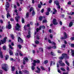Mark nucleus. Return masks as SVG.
Listing matches in <instances>:
<instances>
[{"label":"nucleus","mask_w":74,"mask_h":74,"mask_svg":"<svg viewBox=\"0 0 74 74\" xmlns=\"http://www.w3.org/2000/svg\"><path fill=\"white\" fill-rule=\"evenodd\" d=\"M18 42H23V40L20 38V37H18Z\"/></svg>","instance_id":"2eb2a0df"},{"label":"nucleus","mask_w":74,"mask_h":74,"mask_svg":"<svg viewBox=\"0 0 74 74\" xmlns=\"http://www.w3.org/2000/svg\"><path fill=\"white\" fill-rule=\"evenodd\" d=\"M53 14H55L56 13V10L55 8H53Z\"/></svg>","instance_id":"f3484780"},{"label":"nucleus","mask_w":74,"mask_h":74,"mask_svg":"<svg viewBox=\"0 0 74 74\" xmlns=\"http://www.w3.org/2000/svg\"><path fill=\"white\" fill-rule=\"evenodd\" d=\"M18 53H20V51L19 50H17V52L15 53L16 56H18Z\"/></svg>","instance_id":"4be33fe9"},{"label":"nucleus","mask_w":74,"mask_h":74,"mask_svg":"<svg viewBox=\"0 0 74 74\" xmlns=\"http://www.w3.org/2000/svg\"><path fill=\"white\" fill-rule=\"evenodd\" d=\"M29 13L28 12H27L26 14V18H28V17H29Z\"/></svg>","instance_id":"37998d69"},{"label":"nucleus","mask_w":74,"mask_h":74,"mask_svg":"<svg viewBox=\"0 0 74 74\" xmlns=\"http://www.w3.org/2000/svg\"><path fill=\"white\" fill-rule=\"evenodd\" d=\"M40 4H41V5H46V3H44L43 5L42 4V3L41 2H40Z\"/></svg>","instance_id":"864d4df0"},{"label":"nucleus","mask_w":74,"mask_h":74,"mask_svg":"<svg viewBox=\"0 0 74 74\" xmlns=\"http://www.w3.org/2000/svg\"><path fill=\"white\" fill-rule=\"evenodd\" d=\"M33 62L34 63H32L33 66H32V70H34V66H36V63H39L40 62V61L38 60H34Z\"/></svg>","instance_id":"f03ea898"},{"label":"nucleus","mask_w":74,"mask_h":74,"mask_svg":"<svg viewBox=\"0 0 74 74\" xmlns=\"http://www.w3.org/2000/svg\"><path fill=\"white\" fill-rule=\"evenodd\" d=\"M59 63H60L61 66H65V64H64V63L62 62V60L59 61Z\"/></svg>","instance_id":"6e6552de"},{"label":"nucleus","mask_w":74,"mask_h":74,"mask_svg":"<svg viewBox=\"0 0 74 74\" xmlns=\"http://www.w3.org/2000/svg\"><path fill=\"white\" fill-rule=\"evenodd\" d=\"M9 16L10 17V14L8 12L7 14V18H8Z\"/></svg>","instance_id":"c85d7f7f"},{"label":"nucleus","mask_w":74,"mask_h":74,"mask_svg":"<svg viewBox=\"0 0 74 74\" xmlns=\"http://www.w3.org/2000/svg\"><path fill=\"white\" fill-rule=\"evenodd\" d=\"M69 57L67 56V55L66 54L63 53L62 55V56L60 57L59 58V59L62 60L63 59H69Z\"/></svg>","instance_id":"f257e3e1"},{"label":"nucleus","mask_w":74,"mask_h":74,"mask_svg":"<svg viewBox=\"0 0 74 74\" xmlns=\"http://www.w3.org/2000/svg\"><path fill=\"white\" fill-rule=\"evenodd\" d=\"M73 23L72 22H71L69 24V27H71L72 26H73Z\"/></svg>","instance_id":"aec40b11"},{"label":"nucleus","mask_w":74,"mask_h":74,"mask_svg":"<svg viewBox=\"0 0 74 74\" xmlns=\"http://www.w3.org/2000/svg\"><path fill=\"white\" fill-rule=\"evenodd\" d=\"M42 16H40L39 17V20L40 21H42Z\"/></svg>","instance_id":"5fc2aeb1"},{"label":"nucleus","mask_w":74,"mask_h":74,"mask_svg":"<svg viewBox=\"0 0 74 74\" xmlns=\"http://www.w3.org/2000/svg\"><path fill=\"white\" fill-rule=\"evenodd\" d=\"M66 47V45H63L61 46V47L62 48H64Z\"/></svg>","instance_id":"a18cd8bd"},{"label":"nucleus","mask_w":74,"mask_h":74,"mask_svg":"<svg viewBox=\"0 0 74 74\" xmlns=\"http://www.w3.org/2000/svg\"><path fill=\"white\" fill-rule=\"evenodd\" d=\"M32 11V15L33 16H34V14H35V12H34V9H33V8H31L30 10V12H31Z\"/></svg>","instance_id":"1a4fd4ad"},{"label":"nucleus","mask_w":74,"mask_h":74,"mask_svg":"<svg viewBox=\"0 0 74 74\" xmlns=\"http://www.w3.org/2000/svg\"><path fill=\"white\" fill-rule=\"evenodd\" d=\"M48 61L47 60H45L44 62V63L45 64H46L47 63H48Z\"/></svg>","instance_id":"a878e982"},{"label":"nucleus","mask_w":74,"mask_h":74,"mask_svg":"<svg viewBox=\"0 0 74 74\" xmlns=\"http://www.w3.org/2000/svg\"><path fill=\"white\" fill-rule=\"evenodd\" d=\"M20 1L21 4H22V2L23 1V0H19Z\"/></svg>","instance_id":"6e6d98bb"},{"label":"nucleus","mask_w":74,"mask_h":74,"mask_svg":"<svg viewBox=\"0 0 74 74\" xmlns=\"http://www.w3.org/2000/svg\"><path fill=\"white\" fill-rule=\"evenodd\" d=\"M48 42H49V43H51V44H53V45H56V43H55V42H51V40H49V39L48 40Z\"/></svg>","instance_id":"dca6fc26"},{"label":"nucleus","mask_w":74,"mask_h":74,"mask_svg":"<svg viewBox=\"0 0 74 74\" xmlns=\"http://www.w3.org/2000/svg\"><path fill=\"white\" fill-rule=\"evenodd\" d=\"M30 32H28V34L29 35H27V38H30Z\"/></svg>","instance_id":"473e14b6"},{"label":"nucleus","mask_w":74,"mask_h":74,"mask_svg":"<svg viewBox=\"0 0 74 74\" xmlns=\"http://www.w3.org/2000/svg\"><path fill=\"white\" fill-rule=\"evenodd\" d=\"M7 39V38L6 37H5L3 38V40H1L0 41V45H1V44H3L4 43H5L6 42V40Z\"/></svg>","instance_id":"20e7f679"},{"label":"nucleus","mask_w":74,"mask_h":74,"mask_svg":"<svg viewBox=\"0 0 74 74\" xmlns=\"http://www.w3.org/2000/svg\"><path fill=\"white\" fill-rule=\"evenodd\" d=\"M71 40H74V38L72 37L71 38Z\"/></svg>","instance_id":"774afa93"},{"label":"nucleus","mask_w":74,"mask_h":74,"mask_svg":"<svg viewBox=\"0 0 74 74\" xmlns=\"http://www.w3.org/2000/svg\"><path fill=\"white\" fill-rule=\"evenodd\" d=\"M51 55H52V56H55V54L53 53L52 52H51Z\"/></svg>","instance_id":"72a5a7b5"},{"label":"nucleus","mask_w":74,"mask_h":74,"mask_svg":"<svg viewBox=\"0 0 74 74\" xmlns=\"http://www.w3.org/2000/svg\"><path fill=\"white\" fill-rule=\"evenodd\" d=\"M0 22L1 23H3V21L1 19L0 20Z\"/></svg>","instance_id":"4d7b16f0"},{"label":"nucleus","mask_w":74,"mask_h":74,"mask_svg":"<svg viewBox=\"0 0 74 74\" xmlns=\"http://www.w3.org/2000/svg\"><path fill=\"white\" fill-rule=\"evenodd\" d=\"M14 8H16V5H14Z\"/></svg>","instance_id":"69168bd1"},{"label":"nucleus","mask_w":74,"mask_h":74,"mask_svg":"<svg viewBox=\"0 0 74 74\" xmlns=\"http://www.w3.org/2000/svg\"><path fill=\"white\" fill-rule=\"evenodd\" d=\"M71 52H72V55L73 56H74V50H71Z\"/></svg>","instance_id":"393cba45"},{"label":"nucleus","mask_w":74,"mask_h":74,"mask_svg":"<svg viewBox=\"0 0 74 74\" xmlns=\"http://www.w3.org/2000/svg\"><path fill=\"white\" fill-rule=\"evenodd\" d=\"M10 36H11V37L12 38V39H13H13H14V35H13V34H10Z\"/></svg>","instance_id":"c9c22d12"},{"label":"nucleus","mask_w":74,"mask_h":74,"mask_svg":"<svg viewBox=\"0 0 74 74\" xmlns=\"http://www.w3.org/2000/svg\"><path fill=\"white\" fill-rule=\"evenodd\" d=\"M39 50L40 51L42 52V51H43V49H42V48L40 47L39 48Z\"/></svg>","instance_id":"49530a36"},{"label":"nucleus","mask_w":74,"mask_h":74,"mask_svg":"<svg viewBox=\"0 0 74 74\" xmlns=\"http://www.w3.org/2000/svg\"><path fill=\"white\" fill-rule=\"evenodd\" d=\"M9 53L10 55H12L13 54V53L12 52L10 51Z\"/></svg>","instance_id":"603ef678"},{"label":"nucleus","mask_w":74,"mask_h":74,"mask_svg":"<svg viewBox=\"0 0 74 74\" xmlns=\"http://www.w3.org/2000/svg\"><path fill=\"white\" fill-rule=\"evenodd\" d=\"M11 67L12 68L11 71H13L15 70V67L11 66Z\"/></svg>","instance_id":"5701e85b"},{"label":"nucleus","mask_w":74,"mask_h":74,"mask_svg":"<svg viewBox=\"0 0 74 74\" xmlns=\"http://www.w3.org/2000/svg\"><path fill=\"white\" fill-rule=\"evenodd\" d=\"M55 64V63L54 62H53L52 61H51L50 62L51 66H52V65Z\"/></svg>","instance_id":"b1692460"},{"label":"nucleus","mask_w":74,"mask_h":74,"mask_svg":"<svg viewBox=\"0 0 74 74\" xmlns=\"http://www.w3.org/2000/svg\"><path fill=\"white\" fill-rule=\"evenodd\" d=\"M42 27V29H45V26H40V27H39V29L38 28H37L36 29V32H38V30H41V29Z\"/></svg>","instance_id":"ddd939ff"},{"label":"nucleus","mask_w":74,"mask_h":74,"mask_svg":"<svg viewBox=\"0 0 74 74\" xmlns=\"http://www.w3.org/2000/svg\"><path fill=\"white\" fill-rule=\"evenodd\" d=\"M47 22V20H44L42 21L43 23H46Z\"/></svg>","instance_id":"a19ab883"},{"label":"nucleus","mask_w":74,"mask_h":74,"mask_svg":"<svg viewBox=\"0 0 74 74\" xmlns=\"http://www.w3.org/2000/svg\"><path fill=\"white\" fill-rule=\"evenodd\" d=\"M16 29H17V30H19L20 29V27H21L20 26V25H19L18 23H17L16 25Z\"/></svg>","instance_id":"f8f14e48"},{"label":"nucleus","mask_w":74,"mask_h":74,"mask_svg":"<svg viewBox=\"0 0 74 74\" xmlns=\"http://www.w3.org/2000/svg\"><path fill=\"white\" fill-rule=\"evenodd\" d=\"M3 73V71L1 70H0V74H2Z\"/></svg>","instance_id":"052dcab7"},{"label":"nucleus","mask_w":74,"mask_h":74,"mask_svg":"<svg viewBox=\"0 0 74 74\" xmlns=\"http://www.w3.org/2000/svg\"><path fill=\"white\" fill-rule=\"evenodd\" d=\"M17 6H19L20 5H19V3H18V2H17Z\"/></svg>","instance_id":"338daca9"},{"label":"nucleus","mask_w":74,"mask_h":74,"mask_svg":"<svg viewBox=\"0 0 74 74\" xmlns=\"http://www.w3.org/2000/svg\"><path fill=\"white\" fill-rule=\"evenodd\" d=\"M64 38L63 37H61V39L62 40V39H66V38H67V34H66V33L65 32H64Z\"/></svg>","instance_id":"423d86ee"},{"label":"nucleus","mask_w":74,"mask_h":74,"mask_svg":"<svg viewBox=\"0 0 74 74\" xmlns=\"http://www.w3.org/2000/svg\"><path fill=\"white\" fill-rule=\"evenodd\" d=\"M9 47L10 48V49H14V48L12 47V46L11 45H9Z\"/></svg>","instance_id":"e433bc0d"},{"label":"nucleus","mask_w":74,"mask_h":74,"mask_svg":"<svg viewBox=\"0 0 74 74\" xmlns=\"http://www.w3.org/2000/svg\"><path fill=\"white\" fill-rule=\"evenodd\" d=\"M17 47H19V49H21V48H22V46L20 45H18Z\"/></svg>","instance_id":"f704fd0d"},{"label":"nucleus","mask_w":74,"mask_h":74,"mask_svg":"<svg viewBox=\"0 0 74 74\" xmlns=\"http://www.w3.org/2000/svg\"><path fill=\"white\" fill-rule=\"evenodd\" d=\"M38 6L39 8H40L41 7V4H38Z\"/></svg>","instance_id":"de8ad7c7"},{"label":"nucleus","mask_w":74,"mask_h":74,"mask_svg":"<svg viewBox=\"0 0 74 74\" xmlns=\"http://www.w3.org/2000/svg\"><path fill=\"white\" fill-rule=\"evenodd\" d=\"M22 23H25V20H24V18H22Z\"/></svg>","instance_id":"ea45409f"},{"label":"nucleus","mask_w":74,"mask_h":74,"mask_svg":"<svg viewBox=\"0 0 74 74\" xmlns=\"http://www.w3.org/2000/svg\"><path fill=\"white\" fill-rule=\"evenodd\" d=\"M49 14V12H46V15H48Z\"/></svg>","instance_id":"8fccbe9b"},{"label":"nucleus","mask_w":74,"mask_h":74,"mask_svg":"<svg viewBox=\"0 0 74 74\" xmlns=\"http://www.w3.org/2000/svg\"><path fill=\"white\" fill-rule=\"evenodd\" d=\"M5 10L6 11H7V10H8V8H9V7H10L8 2H6L5 3Z\"/></svg>","instance_id":"0eeeda50"},{"label":"nucleus","mask_w":74,"mask_h":74,"mask_svg":"<svg viewBox=\"0 0 74 74\" xmlns=\"http://www.w3.org/2000/svg\"><path fill=\"white\" fill-rule=\"evenodd\" d=\"M25 61H26V62H28V61L29 60L26 57H25L23 59V64H25Z\"/></svg>","instance_id":"9d476101"},{"label":"nucleus","mask_w":74,"mask_h":74,"mask_svg":"<svg viewBox=\"0 0 74 74\" xmlns=\"http://www.w3.org/2000/svg\"><path fill=\"white\" fill-rule=\"evenodd\" d=\"M3 49L4 50H6V47L5 46H4L3 47Z\"/></svg>","instance_id":"09e8293b"},{"label":"nucleus","mask_w":74,"mask_h":74,"mask_svg":"<svg viewBox=\"0 0 74 74\" xmlns=\"http://www.w3.org/2000/svg\"><path fill=\"white\" fill-rule=\"evenodd\" d=\"M2 66H4V67H2V69L3 70H5L6 71H7V69H8V65L7 64H3L2 65Z\"/></svg>","instance_id":"7ed1b4c3"},{"label":"nucleus","mask_w":74,"mask_h":74,"mask_svg":"<svg viewBox=\"0 0 74 74\" xmlns=\"http://www.w3.org/2000/svg\"><path fill=\"white\" fill-rule=\"evenodd\" d=\"M1 29H4L3 28V27H2L1 28V26H0V32H3V30L1 29H1Z\"/></svg>","instance_id":"4c0bfd02"},{"label":"nucleus","mask_w":74,"mask_h":74,"mask_svg":"<svg viewBox=\"0 0 74 74\" xmlns=\"http://www.w3.org/2000/svg\"><path fill=\"white\" fill-rule=\"evenodd\" d=\"M74 14V12H71L70 14L68 13L67 14L68 15H73Z\"/></svg>","instance_id":"7c9ffc66"},{"label":"nucleus","mask_w":74,"mask_h":74,"mask_svg":"<svg viewBox=\"0 0 74 74\" xmlns=\"http://www.w3.org/2000/svg\"><path fill=\"white\" fill-rule=\"evenodd\" d=\"M53 24L55 25H58V22H57V21L56 20V19H53Z\"/></svg>","instance_id":"9b49d317"},{"label":"nucleus","mask_w":74,"mask_h":74,"mask_svg":"<svg viewBox=\"0 0 74 74\" xmlns=\"http://www.w3.org/2000/svg\"><path fill=\"white\" fill-rule=\"evenodd\" d=\"M25 73H26L27 74H29V71H24Z\"/></svg>","instance_id":"3c124183"},{"label":"nucleus","mask_w":74,"mask_h":74,"mask_svg":"<svg viewBox=\"0 0 74 74\" xmlns=\"http://www.w3.org/2000/svg\"><path fill=\"white\" fill-rule=\"evenodd\" d=\"M55 4H56V5L58 6V8L60 9V6L59 5V3L58 2V1H54Z\"/></svg>","instance_id":"39448f33"},{"label":"nucleus","mask_w":74,"mask_h":74,"mask_svg":"<svg viewBox=\"0 0 74 74\" xmlns=\"http://www.w3.org/2000/svg\"><path fill=\"white\" fill-rule=\"evenodd\" d=\"M35 42L36 44H39V41L38 40H36L35 41Z\"/></svg>","instance_id":"79ce46f5"},{"label":"nucleus","mask_w":74,"mask_h":74,"mask_svg":"<svg viewBox=\"0 0 74 74\" xmlns=\"http://www.w3.org/2000/svg\"><path fill=\"white\" fill-rule=\"evenodd\" d=\"M52 36H53V35L52 34H51L50 35V37L51 38H52Z\"/></svg>","instance_id":"bf43d9fd"},{"label":"nucleus","mask_w":74,"mask_h":74,"mask_svg":"<svg viewBox=\"0 0 74 74\" xmlns=\"http://www.w3.org/2000/svg\"><path fill=\"white\" fill-rule=\"evenodd\" d=\"M10 60H12V61H15V60H14L13 59V58H11L10 59Z\"/></svg>","instance_id":"13d9d810"},{"label":"nucleus","mask_w":74,"mask_h":74,"mask_svg":"<svg viewBox=\"0 0 74 74\" xmlns=\"http://www.w3.org/2000/svg\"><path fill=\"white\" fill-rule=\"evenodd\" d=\"M65 63L66 64H67V65L68 66H70V65L69 64V62H67V61H65Z\"/></svg>","instance_id":"58836bf2"},{"label":"nucleus","mask_w":74,"mask_h":74,"mask_svg":"<svg viewBox=\"0 0 74 74\" xmlns=\"http://www.w3.org/2000/svg\"><path fill=\"white\" fill-rule=\"evenodd\" d=\"M60 70H62V71H65V69H64L63 68H61L60 69Z\"/></svg>","instance_id":"2f4dec72"},{"label":"nucleus","mask_w":74,"mask_h":74,"mask_svg":"<svg viewBox=\"0 0 74 74\" xmlns=\"http://www.w3.org/2000/svg\"><path fill=\"white\" fill-rule=\"evenodd\" d=\"M47 11L49 12L51 11V8H48Z\"/></svg>","instance_id":"c03bdc74"},{"label":"nucleus","mask_w":74,"mask_h":74,"mask_svg":"<svg viewBox=\"0 0 74 74\" xmlns=\"http://www.w3.org/2000/svg\"><path fill=\"white\" fill-rule=\"evenodd\" d=\"M40 67L42 70H45V69L43 66H40Z\"/></svg>","instance_id":"c756f323"},{"label":"nucleus","mask_w":74,"mask_h":74,"mask_svg":"<svg viewBox=\"0 0 74 74\" xmlns=\"http://www.w3.org/2000/svg\"><path fill=\"white\" fill-rule=\"evenodd\" d=\"M57 52H58V53H61V51L60 50H58Z\"/></svg>","instance_id":"0e129e2a"},{"label":"nucleus","mask_w":74,"mask_h":74,"mask_svg":"<svg viewBox=\"0 0 74 74\" xmlns=\"http://www.w3.org/2000/svg\"><path fill=\"white\" fill-rule=\"evenodd\" d=\"M8 27L9 29H10L11 28V25L10 24V21L8 22Z\"/></svg>","instance_id":"4468645a"},{"label":"nucleus","mask_w":74,"mask_h":74,"mask_svg":"<svg viewBox=\"0 0 74 74\" xmlns=\"http://www.w3.org/2000/svg\"><path fill=\"white\" fill-rule=\"evenodd\" d=\"M37 69H38V71H36V72L37 73H40V69L39 68H38V66H37Z\"/></svg>","instance_id":"a211bd4d"},{"label":"nucleus","mask_w":74,"mask_h":74,"mask_svg":"<svg viewBox=\"0 0 74 74\" xmlns=\"http://www.w3.org/2000/svg\"><path fill=\"white\" fill-rule=\"evenodd\" d=\"M20 17L19 16H17L15 17L16 20L17 22H18V19H19Z\"/></svg>","instance_id":"412c9836"},{"label":"nucleus","mask_w":74,"mask_h":74,"mask_svg":"<svg viewBox=\"0 0 74 74\" xmlns=\"http://www.w3.org/2000/svg\"><path fill=\"white\" fill-rule=\"evenodd\" d=\"M53 49H56V46H54V47H53Z\"/></svg>","instance_id":"e2e57ef3"},{"label":"nucleus","mask_w":74,"mask_h":74,"mask_svg":"<svg viewBox=\"0 0 74 74\" xmlns=\"http://www.w3.org/2000/svg\"><path fill=\"white\" fill-rule=\"evenodd\" d=\"M8 58H9L8 56V55H6L5 56V60H7V59H8Z\"/></svg>","instance_id":"bb28decb"},{"label":"nucleus","mask_w":74,"mask_h":74,"mask_svg":"<svg viewBox=\"0 0 74 74\" xmlns=\"http://www.w3.org/2000/svg\"><path fill=\"white\" fill-rule=\"evenodd\" d=\"M1 51V48H0V51ZM0 56H1V58H3V56L2 54V52L0 51Z\"/></svg>","instance_id":"6ab92c4d"},{"label":"nucleus","mask_w":74,"mask_h":74,"mask_svg":"<svg viewBox=\"0 0 74 74\" xmlns=\"http://www.w3.org/2000/svg\"><path fill=\"white\" fill-rule=\"evenodd\" d=\"M44 9H42L41 10V12L42 13H43V12H44Z\"/></svg>","instance_id":"680f3d73"},{"label":"nucleus","mask_w":74,"mask_h":74,"mask_svg":"<svg viewBox=\"0 0 74 74\" xmlns=\"http://www.w3.org/2000/svg\"><path fill=\"white\" fill-rule=\"evenodd\" d=\"M69 45L71 47H74V44H72V43H70Z\"/></svg>","instance_id":"cd10ccee"}]
</instances>
